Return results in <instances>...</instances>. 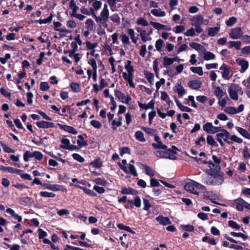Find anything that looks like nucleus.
<instances>
[{"label": "nucleus", "mask_w": 250, "mask_h": 250, "mask_svg": "<svg viewBox=\"0 0 250 250\" xmlns=\"http://www.w3.org/2000/svg\"><path fill=\"white\" fill-rule=\"evenodd\" d=\"M202 182L207 185L218 186L222 184L224 178L222 175L218 173H211L202 175Z\"/></svg>", "instance_id": "obj_1"}, {"label": "nucleus", "mask_w": 250, "mask_h": 250, "mask_svg": "<svg viewBox=\"0 0 250 250\" xmlns=\"http://www.w3.org/2000/svg\"><path fill=\"white\" fill-rule=\"evenodd\" d=\"M93 17L95 18L96 21H108L109 19V12L107 5L106 4H104L99 16H96L95 14H93Z\"/></svg>", "instance_id": "obj_2"}, {"label": "nucleus", "mask_w": 250, "mask_h": 250, "mask_svg": "<svg viewBox=\"0 0 250 250\" xmlns=\"http://www.w3.org/2000/svg\"><path fill=\"white\" fill-rule=\"evenodd\" d=\"M169 152H172L174 154L176 153V151H173L171 149H168L166 151L160 150L156 151L155 152L154 154L158 157L164 158L170 160H175L176 159V157L175 155L170 154Z\"/></svg>", "instance_id": "obj_3"}, {"label": "nucleus", "mask_w": 250, "mask_h": 250, "mask_svg": "<svg viewBox=\"0 0 250 250\" xmlns=\"http://www.w3.org/2000/svg\"><path fill=\"white\" fill-rule=\"evenodd\" d=\"M229 34L231 39L238 40L241 38L243 33L241 28L237 27L231 28Z\"/></svg>", "instance_id": "obj_4"}, {"label": "nucleus", "mask_w": 250, "mask_h": 250, "mask_svg": "<svg viewBox=\"0 0 250 250\" xmlns=\"http://www.w3.org/2000/svg\"><path fill=\"white\" fill-rule=\"evenodd\" d=\"M118 166L126 174H131L134 176H137V173L135 167L134 165L129 164H128V169L125 166L121 165V163H118Z\"/></svg>", "instance_id": "obj_5"}, {"label": "nucleus", "mask_w": 250, "mask_h": 250, "mask_svg": "<svg viewBox=\"0 0 250 250\" xmlns=\"http://www.w3.org/2000/svg\"><path fill=\"white\" fill-rule=\"evenodd\" d=\"M203 128L205 132L209 133H215L221 129L220 127L214 126L211 123H206L203 126Z\"/></svg>", "instance_id": "obj_6"}, {"label": "nucleus", "mask_w": 250, "mask_h": 250, "mask_svg": "<svg viewBox=\"0 0 250 250\" xmlns=\"http://www.w3.org/2000/svg\"><path fill=\"white\" fill-rule=\"evenodd\" d=\"M115 96L121 101V102L123 103H125L126 104H129V102L131 101V97L127 95L126 97L125 96V94L119 90L115 91Z\"/></svg>", "instance_id": "obj_7"}, {"label": "nucleus", "mask_w": 250, "mask_h": 250, "mask_svg": "<svg viewBox=\"0 0 250 250\" xmlns=\"http://www.w3.org/2000/svg\"><path fill=\"white\" fill-rule=\"evenodd\" d=\"M191 24L194 25H201L204 24V18L201 15L198 14L194 16L190 19Z\"/></svg>", "instance_id": "obj_8"}, {"label": "nucleus", "mask_w": 250, "mask_h": 250, "mask_svg": "<svg viewBox=\"0 0 250 250\" xmlns=\"http://www.w3.org/2000/svg\"><path fill=\"white\" fill-rule=\"evenodd\" d=\"M195 184L196 181L190 180L189 181L186 183L184 186V188L187 191L191 192L194 194L198 195V192L194 190Z\"/></svg>", "instance_id": "obj_9"}, {"label": "nucleus", "mask_w": 250, "mask_h": 250, "mask_svg": "<svg viewBox=\"0 0 250 250\" xmlns=\"http://www.w3.org/2000/svg\"><path fill=\"white\" fill-rule=\"evenodd\" d=\"M220 69L222 71L221 72L222 78L225 80H229L231 76H230V70L229 67L223 63L220 67Z\"/></svg>", "instance_id": "obj_10"}, {"label": "nucleus", "mask_w": 250, "mask_h": 250, "mask_svg": "<svg viewBox=\"0 0 250 250\" xmlns=\"http://www.w3.org/2000/svg\"><path fill=\"white\" fill-rule=\"evenodd\" d=\"M188 85L189 88L192 89L197 90L201 88L202 82L200 79H195L189 81Z\"/></svg>", "instance_id": "obj_11"}, {"label": "nucleus", "mask_w": 250, "mask_h": 250, "mask_svg": "<svg viewBox=\"0 0 250 250\" xmlns=\"http://www.w3.org/2000/svg\"><path fill=\"white\" fill-rule=\"evenodd\" d=\"M237 63L241 66L240 72L244 73L249 67V62L245 60L242 59H238L236 60Z\"/></svg>", "instance_id": "obj_12"}, {"label": "nucleus", "mask_w": 250, "mask_h": 250, "mask_svg": "<svg viewBox=\"0 0 250 250\" xmlns=\"http://www.w3.org/2000/svg\"><path fill=\"white\" fill-rule=\"evenodd\" d=\"M92 3V7L90 8V10L91 12V15L93 17V14L95 13V11H98L102 7V3L101 1L97 0H91Z\"/></svg>", "instance_id": "obj_13"}, {"label": "nucleus", "mask_w": 250, "mask_h": 250, "mask_svg": "<svg viewBox=\"0 0 250 250\" xmlns=\"http://www.w3.org/2000/svg\"><path fill=\"white\" fill-rule=\"evenodd\" d=\"M0 170L4 171H7L11 173H16L20 174L21 170L19 169H16L10 167H5L2 165H0Z\"/></svg>", "instance_id": "obj_14"}, {"label": "nucleus", "mask_w": 250, "mask_h": 250, "mask_svg": "<svg viewBox=\"0 0 250 250\" xmlns=\"http://www.w3.org/2000/svg\"><path fill=\"white\" fill-rule=\"evenodd\" d=\"M173 90L177 93L178 95L180 97L183 96L187 93L186 90L184 89L181 83L176 84L173 88Z\"/></svg>", "instance_id": "obj_15"}, {"label": "nucleus", "mask_w": 250, "mask_h": 250, "mask_svg": "<svg viewBox=\"0 0 250 250\" xmlns=\"http://www.w3.org/2000/svg\"><path fill=\"white\" fill-rule=\"evenodd\" d=\"M245 203V201L242 199L238 198L234 201L232 206H235L238 210L242 211L244 207Z\"/></svg>", "instance_id": "obj_16"}, {"label": "nucleus", "mask_w": 250, "mask_h": 250, "mask_svg": "<svg viewBox=\"0 0 250 250\" xmlns=\"http://www.w3.org/2000/svg\"><path fill=\"white\" fill-rule=\"evenodd\" d=\"M37 125L42 128H48L51 127H54L55 125L53 123L48 122L44 121L38 122L36 123Z\"/></svg>", "instance_id": "obj_17"}, {"label": "nucleus", "mask_w": 250, "mask_h": 250, "mask_svg": "<svg viewBox=\"0 0 250 250\" xmlns=\"http://www.w3.org/2000/svg\"><path fill=\"white\" fill-rule=\"evenodd\" d=\"M42 186L46 189L56 191H60L61 190L62 187L59 185L54 184V185H51L49 184L45 183L42 185Z\"/></svg>", "instance_id": "obj_18"}, {"label": "nucleus", "mask_w": 250, "mask_h": 250, "mask_svg": "<svg viewBox=\"0 0 250 250\" xmlns=\"http://www.w3.org/2000/svg\"><path fill=\"white\" fill-rule=\"evenodd\" d=\"M216 136L217 139H220L224 141H227V140L230 137V134L226 130H223L220 133H217Z\"/></svg>", "instance_id": "obj_19"}, {"label": "nucleus", "mask_w": 250, "mask_h": 250, "mask_svg": "<svg viewBox=\"0 0 250 250\" xmlns=\"http://www.w3.org/2000/svg\"><path fill=\"white\" fill-rule=\"evenodd\" d=\"M59 125L60 126V128L72 134H76L78 133L77 130L72 126L61 124H59Z\"/></svg>", "instance_id": "obj_20"}, {"label": "nucleus", "mask_w": 250, "mask_h": 250, "mask_svg": "<svg viewBox=\"0 0 250 250\" xmlns=\"http://www.w3.org/2000/svg\"><path fill=\"white\" fill-rule=\"evenodd\" d=\"M156 221L160 224L163 225H167L171 223L169 219L167 217H163L159 215L156 218Z\"/></svg>", "instance_id": "obj_21"}, {"label": "nucleus", "mask_w": 250, "mask_h": 250, "mask_svg": "<svg viewBox=\"0 0 250 250\" xmlns=\"http://www.w3.org/2000/svg\"><path fill=\"white\" fill-rule=\"evenodd\" d=\"M150 13L154 16L158 17H164L166 16V13L165 11H162L161 9H153L151 10Z\"/></svg>", "instance_id": "obj_22"}, {"label": "nucleus", "mask_w": 250, "mask_h": 250, "mask_svg": "<svg viewBox=\"0 0 250 250\" xmlns=\"http://www.w3.org/2000/svg\"><path fill=\"white\" fill-rule=\"evenodd\" d=\"M235 129L243 137L246 139H250V134L247 130L239 126H236Z\"/></svg>", "instance_id": "obj_23"}, {"label": "nucleus", "mask_w": 250, "mask_h": 250, "mask_svg": "<svg viewBox=\"0 0 250 250\" xmlns=\"http://www.w3.org/2000/svg\"><path fill=\"white\" fill-rule=\"evenodd\" d=\"M214 93L218 99L222 98L224 95H226V92L225 90L221 89L219 86L215 88Z\"/></svg>", "instance_id": "obj_24"}, {"label": "nucleus", "mask_w": 250, "mask_h": 250, "mask_svg": "<svg viewBox=\"0 0 250 250\" xmlns=\"http://www.w3.org/2000/svg\"><path fill=\"white\" fill-rule=\"evenodd\" d=\"M75 187L82 189L86 194L91 196L95 197L97 196V194L95 192H94L92 190L86 188H85L80 186L77 185H75Z\"/></svg>", "instance_id": "obj_25"}, {"label": "nucleus", "mask_w": 250, "mask_h": 250, "mask_svg": "<svg viewBox=\"0 0 250 250\" xmlns=\"http://www.w3.org/2000/svg\"><path fill=\"white\" fill-rule=\"evenodd\" d=\"M203 58L206 61L215 60L216 56L211 52L205 51L203 54Z\"/></svg>", "instance_id": "obj_26"}, {"label": "nucleus", "mask_w": 250, "mask_h": 250, "mask_svg": "<svg viewBox=\"0 0 250 250\" xmlns=\"http://www.w3.org/2000/svg\"><path fill=\"white\" fill-rule=\"evenodd\" d=\"M219 30L220 26L211 27L208 29V34L209 36L213 37L219 32Z\"/></svg>", "instance_id": "obj_27"}, {"label": "nucleus", "mask_w": 250, "mask_h": 250, "mask_svg": "<svg viewBox=\"0 0 250 250\" xmlns=\"http://www.w3.org/2000/svg\"><path fill=\"white\" fill-rule=\"evenodd\" d=\"M127 33L130 37L132 42L136 43L137 42V39L135 36V33L134 30L132 28H129L127 30Z\"/></svg>", "instance_id": "obj_28"}, {"label": "nucleus", "mask_w": 250, "mask_h": 250, "mask_svg": "<svg viewBox=\"0 0 250 250\" xmlns=\"http://www.w3.org/2000/svg\"><path fill=\"white\" fill-rule=\"evenodd\" d=\"M102 161H101V159L100 158H98L96 159H95L94 161H92L90 163V166L95 167L99 168L102 166Z\"/></svg>", "instance_id": "obj_29"}, {"label": "nucleus", "mask_w": 250, "mask_h": 250, "mask_svg": "<svg viewBox=\"0 0 250 250\" xmlns=\"http://www.w3.org/2000/svg\"><path fill=\"white\" fill-rule=\"evenodd\" d=\"M139 164L141 165L142 166L144 167L145 172L146 175L150 177H152L154 175V171L149 167L147 166V165H142L141 163H139Z\"/></svg>", "instance_id": "obj_30"}, {"label": "nucleus", "mask_w": 250, "mask_h": 250, "mask_svg": "<svg viewBox=\"0 0 250 250\" xmlns=\"http://www.w3.org/2000/svg\"><path fill=\"white\" fill-rule=\"evenodd\" d=\"M69 8L72 10L71 16L76 14L79 9V7L76 4V1L75 0L73 2H69Z\"/></svg>", "instance_id": "obj_31"}, {"label": "nucleus", "mask_w": 250, "mask_h": 250, "mask_svg": "<svg viewBox=\"0 0 250 250\" xmlns=\"http://www.w3.org/2000/svg\"><path fill=\"white\" fill-rule=\"evenodd\" d=\"M175 59H172L171 58L167 57H164L163 58V64L164 67L171 65L174 62Z\"/></svg>", "instance_id": "obj_32"}, {"label": "nucleus", "mask_w": 250, "mask_h": 250, "mask_svg": "<svg viewBox=\"0 0 250 250\" xmlns=\"http://www.w3.org/2000/svg\"><path fill=\"white\" fill-rule=\"evenodd\" d=\"M230 97L233 100H237L238 99V95L237 92L233 88H229L228 90Z\"/></svg>", "instance_id": "obj_33"}, {"label": "nucleus", "mask_w": 250, "mask_h": 250, "mask_svg": "<svg viewBox=\"0 0 250 250\" xmlns=\"http://www.w3.org/2000/svg\"><path fill=\"white\" fill-rule=\"evenodd\" d=\"M140 36L143 42H146L151 40V37L148 36L147 33L145 30H144V31L142 32L140 34Z\"/></svg>", "instance_id": "obj_34"}, {"label": "nucleus", "mask_w": 250, "mask_h": 250, "mask_svg": "<svg viewBox=\"0 0 250 250\" xmlns=\"http://www.w3.org/2000/svg\"><path fill=\"white\" fill-rule=\"evenodd\" d=\"M135 137L137 140L141 142H145L146 140L144 137L143 133L140 131H137L135 132Z\"/></svg>", "instance_id": "obj_35"}, {"label": "nucleus", "mask_w": 250, "mask_h": 250, "mask_svg": "<svg viewBox=\"0 0 250 250\" xmlns=\"http://www.w3.org/2000/svg\"><path fill=\"white\" fill-rule=\"evenodd\" d=\"M131 61L128 60L127 61V63L125 66V69L126 70L128 73L133 75L134 72V69L133 66L131 65Z\"/></svg>", "instance_id": "obj_36"}, {"label": "nucleus", "mask_w": 250, "mask_h": 250, "mask_svg": "<svg viewBox=\"0 0 250 250\" xmlns=\"http://www.w3.org/2000/svg\"><path fill=\"white\" fill-rule=\"evenodd\" d=\"M164 44V41L161 39H159L156 41L155 47L156 50L159 52H161Z\"/></svg>", "instance_id": "obj_37"}, {"label": "nucleus", "mask_w": 250, "mask_h": 250, "mask_svg": "<svg viewBox=\"0 0 250 250\" xmlns=\"http://www.w3.org/2000/svg\"><path fill=\"white\" fill-rule=\"evenodd\" d=\"M117 226V227L121 230H125L126 231L131 232L133 234L135 233V232L134 231H133L132 230V229H131V228L129 226H125L123 224H121V223L118 224Z\"/></svg>", "instance_id": "obj_38"}, {"label": "nucleus", "mask_w": 250, "mask_h": 250, "mask_svg": "<svg viewBox=\"0 0 250 250\" xmlns=\"http://www.w3.org/2000/svg\"><path fill=\"white\" fill-rule=\"evenodd\" d=\"M61 142L62 145H61V147L62 148L66 149L68 148L70 145V141L65 138H62L61 139Z\"/></svg>", "instance_id": "obj_39"}, {"label": "nucleus", "mask_w": 250, "mask_h": 250, "mask_svg": "<svg viewBox=\"0 0 250 250\" xmlns=\"http://www.w3.org/2000/svg\"><path fill=\"white\" fill-rule=\"evenodd\" d=\"M191 71L195 74H198L199 76H202L203 75V71L202 67H190Z\"/></svg>", "instance_id": "obj_40"}, {"label": "nucleus", "mask_w": 250, "mask_h": 250, "mask_svg": "<svg viewBox=\"0 0 250 250\" xmlns=\"http://www.w3.org/2000/svg\"><path fill=\"white\" fill-rule=\"evenodd\" d=\"M78 137V139L77 143L79 146L82 147L87 145V143L84 141L83 137L82 135H79Z\"/></svg>", "instance_id": "obj_41"}, {"label": "nucleus", "mask_w": 250, "mask_h": 250, "mask_svg": "<svg viewBox=\"0 0 250 250\" xmlns=\"http://www.w3.org/2000/svg\"><path fill=\"white\" fill-rule=\"evenodd\" d=\"M54 26L56 31L62 32H68L67 30L65 28H59L62 26V24L59 21L54 22Z\"/></svg>", "instance_id": "obj_42"}, {"label": "nucleus", "mask_w": 250, "mask_h": 250, "mask_svg": "<svg viewBox=\"0 0 250 250\" xmlns=\"http://www.w3.org/2000/svg\"><path fill=\"white\" fill-rule=\"evenodd\" d=\"M150 23L155 29L158 30H162L165 27V25L161 24L159 22L150 21Z\"/></svg>", "instance_id": "obj_43"}, {"label": "nucleus", "mask_w": 250, "mask_h": 250, "mask_svg": "<svg viewBox=\"0 0 250 250\" xmlns=\"http://www.w3.org/2000/svg\"><path fill=\"white\" fill-rule=\"evenodd\" d=\"M228 223L229 226L233 229H234L236 230H240L241 229L243 230V228H241V226L234 221H229Z\"/></svg>", "instance_id": "obj_44"}, {"label": "nucleus", "mask_w": 250, "mask_h": 250, "mask_svg": "<svg viewBox=\"0 0 250 250\" xmlns=\"http://www.w3.org/2000/svg\"><path fill=\"white\" fill-rule=\"evenodd\" d=\"M94 24V21L91 19H87L85 21V26L89 31L93 30Z\"/></svg>", "instance_id": "obj_45"}, {"label": "nucleus", "mask_w": 250, "mask_h": 250, "mask_svg": "<svg viewBox=\"0 0 250 250\" xmlns=\"http://www.w3.org/2000/svg\"><path fill=\"white\" fill-rule=\"evenodd\" d=\"M230 235L234 237H239L242 238L244 240H247L248 238V236L241 232H230Z\"/></svg>", "instance_id": "obj_46"}, {"label": "nucleus", "mask_w": 250, "mask_h": 250, "mask_svg": "<svg viewBox=\"0 0 250 250\" xmlns=\"http://www.w3.org/2000/svg\"><path fill=\"white\" fill-rule=\"evenodd\" d=\"M137 24L139 25H142L143 26H147L148 25V22L147 21L143 18H140L136 21Z\"/></svg>", "instance_id": "obj_47"}, {"label": "nucleus", "mask_w": 250, "mask_h": 250, "mask_svg": "<svg viewBox=\"0 0 250 250\" xmlns=\"http://www.w3.org/2000/svg\"><path fill=\"white\" fill-rule=\"evenodd\" d=\"M109 18L114 23L119 25L120 23V17L117 14H114L111 15Z\"/></svg>", "instance_id": "obj_48"}, {"label": "nucleus", "mask_w": 250, "mask_h": 250, "mask_svg": "<svg viewBox=\"0 0 250 250\" xmlns=\"http://www.w3.org/2000/svg\"><path fill=\"white\" fill-rule=\"evenodd\" d=\"M224 111L229 114H237L236 108L233 106H228L224 109Z\"/></svg>", "instance_id": "obj_49"}, {"label": "nucleus", "mask_w": 250, "mask_h": 250, "mask_svg": "<svg viewBox=\"0 0 250 250\" xmlns=\"http://www.w3.org/2000/svg\"><path fill=\"white\" fill-rule=\"evenodd\" d=\"M152 146L155 149H166L167 148V146L165 145H164L162 143V142H159L157 144L153 143Z\"/></svg>", "instance_id": "obj_50"}, {"label": "nucleus", "mask_w": 250, "mask_h": 250, "mask_svg": "<svg viewBox=\"0 0 250 250\" xmlns=\"http://www.w3.org/2000/svg\"><path fill=\"white\" fill-rule=\"evenodd\" d=\"M121 38L122 42L124 44H127V45L130 44V42L129 41V38L128 37V36H127L126 34H123L121 35Z\"/></svg>", "instance_id": "obj_51"}, {"label": "nucleus", "mask_w": 250, "mask_h": 250, "mask_svg": "<svg viewBox=\"0 0 250 250\" xmlns=\"http://www.w3.org/2000/svg\"><path fill=\"white\" fill-rule=\"evenodd\" d=\"M237 21V19L234 17H231L226 21V24L228 26H232Z\"/></svg>", "instance_id": "obj_52"}, {"label": "nucleus", "mask_w": 250, "mask_h": 250, "mask_svg": "<svg viewBox=\"0 0 250 250\" xmlns=\"http://www.w3.org/2000/svg\"><path fill=\"white\" fill-rule=\"evenodd\" d=\"M40 195L42 197L47 198H53L56 196L55 194L54 193L49 192L47 191H41L40 192Z\"/></svg>", "instance_id": "obj_53"}, {"label": "nucleus", "mask_w": 250, "mask_h": 250, "mask_svg": "<svg viewBox=\"0 0 250 250\" xmlns=\"http://www.w3.org/2000/svg\"><path fill=\"white\" fill-rule=\"evenodd\" d=\"M85 44L87 49L89 50H94L98 46L97 42H94L92 43L89 41H87L85 42Z\"/></svg>", "instance_id": "obj_54"}, {"label": "nucleus", "mask_w": 250, "mask_h": 250, "mask_svg": "<svg viewBox=\"0 0 250 250\" xmlns=\"http://www.w3.org/2000/svg\"><path fill=\"white\" fill-rule=\"evenodd\" d=\"M134 190L130 188H123L121 191L122 193L125 194H133Z\"/></svg>", "instance_id": "obj_55"}, {"label": "nucleus", "mask_w": 250, "mask_h": 250, "mask_svg": "<svg viewBox=\"0 0 250 250\" xmlns=\"http://www.w3.org/2000/svg\"><path fill=\"white\" fill-rule=\"evenodd\" d=\"M72 157L74 160H75L80 163H83L84 161V158L82 156H81L80 155H79V154H77V153L73 154Z\"/></svg>", "instance_id": "obj_56"}, {"label": "nucleus", "mask_w": 250, "mask_h": 250, "mask_svg": "<svg viewBox=\"0 0 250 250\" xmlns=\"http://www.w3.org/2000/svg\"><path fill=\"white\" fill-rule=\"evenodd\" d=\"M90 124L94 127L97 129H99L102 127V124L97 120H93L91 121Z\"/></svg>", "instance_id": "obj_57"}, {"label": "nucleus", "mask_w": 250, "mask_h": 250, "mask_svg": "<svg viewBox=\"0 0 250 250\" xmlns=\"http://www.w3.org/2000/svg\"><path fill=\"white\" fill-rule=\"evenodd\" d=\"M229 138L232 141L239 144L242 143L243 142V140L241 138L235 135L230 136Z\"/></svg>", "instance_id": "obj_58"}, {"label": "nucleus", "mask_w": 250, "mask_h": 250, "mask_svg": "<svg viewBox=\"0 0 250 250\" xmlns=\"http://www.w3.org/2000/svg\"><path fill=\"white\" fill-rule=\"evenodd\" d=\"M70 86L72 90L75 92H78L80 91V84L77 83H72Z\"/></svg>", "instance_id": "obj_59"}, {"label": "nucleus", "mask_w": 250, "mask_h": 250, "mask_svg": "<svg viewBox=\"0 0 250 250\" xmlns=\"http://www.w3.org/2000/svg\"><path fill=\"white\" fill-rule=\"evenodd\" d=\"M125 154H130V149L129 147L125 146L123 147L120 151V154L121 156H123Z\"/></svg>", "instance_id": "obj_60"}, {"label": "nucleus", "mask_w": 250, "mask_h": 250, "mask_svg": "<svg viewBox=\"0 0 250 250\" xmlns=\"http://www.w3.org/2000/svg\"><path fill=\"white\" fill-rule=\"evenodd\" d=\"M49 88V86L47 82H41L40 83V89L42 91H46Z\"/></svg>", "instance_id": "obj_61"}, {"label": "nucleus", "mask_w": 250, "mask_h": 250, "mask_svg": "<svg viewBox=\"0 0 250 250\" xmlns=\"http://www.w3.org/2000/svg\"><path fill=\"white\" fill-rule=\"evenodd\" d=\"M122 123L120 121H118L116 120H113L111 122V125H112V128L114 130L116 129L117 127H120L122 125Z\"/></svg>", "instance_id": "obj_62"}, {"label": "nucleus", "mask_w": 250, "mask_h": 250, "mask_svg": "<svg viewBox=\"0 0 250 250\" xmlns=\"http://www.w3.org/2000/svg\"><path fill=\"white\" fill-rule=\"evenodd\" d=\"M33 157V153L27 151H26L23 155V159L24 161L25 162L28 161L30 158Z\"/></svg>", "instance_id": "obj_63"}, {"label": "nucleus", "mask_w": 250, "mask_h": 250, "mask_svg": "<svg viewBox=\"0 0 250 250\" xmlns=\"http://www.w3.org/2000/svg\"><path fill=\"white\" fill-rule=\"evenodd\" d=\"M185 29V26L182 25H177L173 30V31L176 33H180L183 32Z\"/></svg>", "instance_id": "obj_64"}]
</instances>
